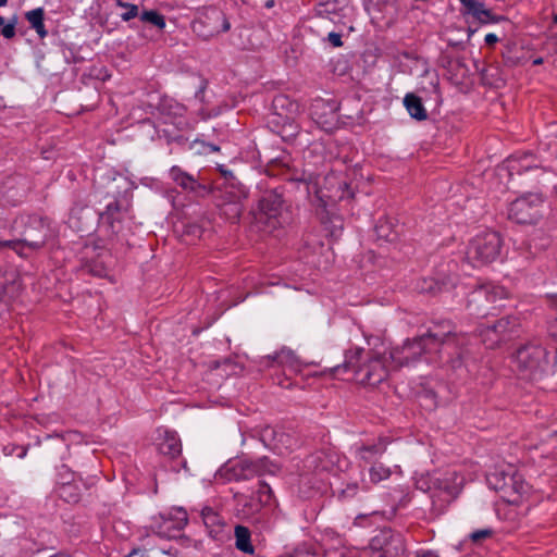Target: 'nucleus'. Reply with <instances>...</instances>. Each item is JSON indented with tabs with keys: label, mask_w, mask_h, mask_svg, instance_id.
<instances>
[{
	"label": "nucleus",
	"mask_w": 557,
	"mask_h": 557,
	"mask_svg": "<svg viewBox=\"0 0 557 557\" xmlns=\"http://www.w3.org/2000/svg\"><path fill=\"white\" fill-rule=\"evenodd\" d=\"M94 187L96 195L109 200L99 212V232L110 249L119 251L126 243L123 224L132 207L131 183L111 170L97 169Z\"/></svg>",
	"instance_id": "f257e3e1"
},
{
	"label": "nucleus",
	"mask_w": 557,
	"mask_h": 557,
	"mask_svg": "<svg viewBox=\"0 0 557 557\" xmlns=\"http://www.w3.org/2000/svg\"><path fill=\"white\" fill-rule=\"evenodd\" d=\"M362 348L347 350L343 364L333 368L334 373L352 372V380L363 386H376L388 375L393 366L386 354L368 352Z\"/></svg>",
	"instance_id": "f03ea898"
},
{
	"label": "nucleus",
	"mask_w": 557,
	"mask_h": 557,
	"mask_svg": "<svg viewBox=\"0 0 557 557\" xmlns=\"http://www.w3.org/2000/svg\"><path fill=\"white\" fill-rule=\"evenodd\" d=\"M425 344L433 354L438 355L437 359H430V361L438 360L457 369L462 363V351L458 350L459 339L454 332V325L450 321H436L429 329L428 333L421 335Z\"/></svg>",
	"instance_id": "7ed1b4c3"
},
{
	"label": "nucleus",
	"mask_w": 557,
	"mask_h": 557,
	"mask_svg": "<svg viewBox=\"0 0 557 557\" xmlns=\"http://www.w3.org/2000/svg\"><path fill=\"white\" fill-rule=\"evenodd\" d=\"M502 247L503 239L497 232H480L469 242L466 260L474 268L492 263L500 256Z\"/></svg>",
	"instance_id": "20e7f679"
},
{
	"label": "nucleus",
	"mask_w": 557,
	"mask_h": 557,
	"mask_svg": "<svg viewBox=\"0 0 557 557\" xmlns=\"http://www.w3.org/2000/svg\"><path fill=\"white\" fill-rule=\"evenodd\" d=\"M512 362L521 379L537 381L546 371L547 351L541 345L528 344L516 351Z\"/></svg>",
	"instance_id": "39448f33"
},
{
	"label": "nucleus",
	"mask_w": 557,
	"mask_h": 557,
	"mask_svg": "<svg viewBox=\"0 0 557 557\" xmlns=\"http://www.w3.org/2000/svg\"><path fill=\"white\" fill-rule=\"evenodd\" d=\"M54 236L48 219L33 215L29 216L25 225L23 237L17 240H8L4 246L12 248L21 253L20 246H25L33 250L42 248L46 243Z\"/></svg>",
	"instance_id": "423d86ee"
},
{
	"label": "nucleus",
	"mask_w": 557,
	"mask_h": 557,
	"mask_svg": "<svg viewBox=\"0 0 557 557\" xmlns=\"http://www.w3.org/2000/svg\"><path fill=\"white\" fill-rule=\"evenodd\" d=\"M506 297L507 290L504 287L492 283L482 284L468 295L467 308L473 315L486 317L494 314L492 310Z\"/></svg>",
	"instance_id": "0eeeda50"
},
{
	"label": "nucleus",
	"mask_w": 557,
	"mask_h": 557,
	"mask_svg": "<svg viewBox=\"0 0 557 557\" xmlns=\"http://www.w3.org/2000/svg\"><path fill=\"white\" fill-rule=\"evenodd\" d=\"M544 198L540 193H527L513 200L508 218L518 224H534L543 216Z\"/></svg>",
	"instance_id": "6e6552de"
},
{
	"label": "nucleus",
	"mask_w": 557,
	"mask_h": 557,
	"mask_svg": "<svg viewBox=\"0 0 557 557\" xmlns=\"http://www.w3.org/2000/svg\"><path fill=\"white\" fill-rule=\"evenodd\" d=\"M486 480L488 486L500 493L502 498L508 503H516L527 491L522 476L516 471L496 470L490 473Z\"/></svg>",
	"instance_id": "1a4fd4ad"
},
{
	"label": "nucleus",
	"mask_w": 557,
	"mask_h": 557,
	"mask_svg": "<svg viewBox=\"0 0 557 557\" xmlns=\"http://www.w3.org/2000/svg\"><path fill=\"white\" fill-rule=\"evenodd\" d=\"M194 30L205 39L230 30L231 24L223 11L216 7L202 8L193 24Z\"/></svg>",
	"instance_id": "9d476101"
},
{
	"label": "nucleus",
	"mask_w": 557,
	"mask_h": 557,
	"mask_svg": "<svg viewBox=\"0 0 557 557\" xmlns=\"http://www.w3.org/2000/svg\"><path fill=\"white\" fill-rule=\"evenodd\" d=\"M370 557H401L405 553L403 535L391 529H382L370 541Z\"/></svg>",
	"instance_id": "9b49d317"
},
{
	"label": "nucleus",
	"mask_w": 557,
	"mask_h": 557,
	"mask_svg": "<svg viewBox=\"0 0 557 557\" xmlns=\"http://www.w3.org/2000/svg\"><path fill=\"white\" fill-rule=\"evenodd\" d=\"M431 354H433L431 348H429L423 338L419 336L412 341L405 342L400 347L393 348L388 354V358L394 368H399L414 363L422 355Z\"/></svg>",
	"instance_id": "f8f14e48"
},
{
	"label": "nucleus",
	"mask_w": 557,
	"mask_h": 557,
	"mask_svg": "<svg viewBox=\"0 0 557 557\" xmlns=\"http://www.w3.org/2000/svg\"><path fill=\"white\" fill-rule=\"evenodd\" d=\"M265 162L267 172L270 175H286L288 181L305 184H311L314 180V174L311 171L290 170L288 166V156L285 152H281L280 156L268 159Z\"/></svg>",
	"instance_id": "ddd939ff"
},
{
	"label": "nucleus",
	"mask_w": 557,
	"mask_h": 557,
	"mask_svg": "<svg viewBox=\"0 0 557 557\" xmlns=\"http://www.w3.org/2000/svg\"><path fill=\"white\" fill-rule=\"evenodd\" d=\"M188 522L187 512L183 508H177L169 515H161L160 521L154 527V533L162 539H174L177 536Z\"/></svg>",
	"instance_id": "4468645a"
},
{
	"label": "nucleus",
	"mask_w": 557,
	"mask_h": 557,
	"mask_svg": "<svg viewBox=\"0 0 557 557\" xmlns=\"http://www.w3.org/2000/svg\"><path fill=\"white\" fill-rule=\"evenodd\" d=\"M259 219L265 220L273 227L278 223V218L283 210V197L277 189H271L263 193L258 202Z\"/></svg>",
	"instance_id": "2eb2a0df"
},
{
	"label": "nucleus",
	"mask_w": 557,
	"mask_h": 557,
	"mask_svg": "<svg viewBox=\"0 0 557 557\" xmlns=\"http://www.w3.org/2000/svg\"><path fill=\"white\" fill-rule=\"evenodd\" d=\"M169 177L177 186L195 197L205 198L211 193V188L207 184L199 182L194 175L185 172L177 165H173L170 169Z\"/></svg>",
	"instance_id": "dca6fc26"
},
{
	"label": "nucleus",
	"mask_w": 557,
	"mask_h": 557,
	"mask_svg": "<svg viewBox=\"0 0 557 557\" xmlns=\"http://www.w3.org/2000/svg\"><path fill=\"white\" fill-rule=\"evenodd\" d=\"M263 504L257 497L251 496L246 499L243 505L242 512L244 517L250 518L251 522L259 531H270L273 528L271 516L267 511H262Z\"/></svg>",
	"instance_id": "f3484780"
},
{
	"label": "nucleus",
	"mask_w": 557,
	"mask_h": 557,
	"mask_svg": "<svg viewBox=\"0 0 557 557\" xmlns=\"http://www.w3.org/2000/svg\"><path fill=\"white\" fill-rule=\"evenodd\" d=\"M506 166L510 176L521 175L529 171H541L537 158L531 152H517L506 160Z\"/></svg>",
	"instance_id": "a211bd4d"
},
{
	"label": "nucleus",
	"mask_w": 557,
	"mask_h": 557,
	"mask_svg": "<svg viewBox=\"0 0 557 557\" xmlns=\"http://www.w3.org/2000/svg\"><path fill=\"white\" fill-rule=\"evenodd\" d=\"M456 277L453 275H440L437 277H422L417 282L416 288L419 293L435 296L442 292L449 290L455 286Z\"/></svg>",
	"instance_id": "6ab92c4d"
},
{
	"label": "nucleus",
	"mask_w": 557,
	"mask_h": 557,
	"mask_svg": "<svg viewBox=\"0 0 557 557\" xmlns=\"http://www.w3.org/2000/svg\"><path fill=\"white\" fill-rule=\"evenodd\" d=\"M388 441L384 437L377 438L374 443L362 444L355 447V454L359 461L366 465H372L384 455Z\"/></svg>",
	"instance_id": "aec40b11"
},
{
	"label": "nucleus",
	"mask_w": 557,
	"mask_h": 557,
	"mask_svg": "<svg viewBox=\"0 0 557 557\" xmlns=\"http://www.w3.org/2000/svg\"><path fill=\"white\" fill-rule=\"evenodd\" d=\"M247 196L248 190L246 187L239 186L234 193L233 198H230L228 201H222L219 205L221 214L232 222L238 221L244 210L243 200H245Z\"/></svg>",
	"instance_id": "412c9836"
},
{
	"label": "nucleus",
	"mask_w": 557,
	"mask_h": 557,
	"mask_svg": "<svg viewBox=\"0 0 557 557\" xmlns=\"http://www.w3.org/2000/svg\"><path fill=\"white\" fill-rule=\"evenodd\" d=\"M336 461L337 455L335 451L321 449L305 459V468L315 472L331 471Z\"/></svg>",
	"instance_id": "4be33fe9"
},
{
	"label": "nucleus",
	"mask_w": 557,
	"mask_h": 557,
	"mask_svg": "<svg viewBox=\"0 0 557 557\" xmlns=\"http://www.w3.org/2000/svg\"><path fill=\"white\" fill-rule=\"evenodd\" d=\"M157 446L161 455L168 456L171 459L178 457L182 453L181 440L177 433L173 431H160Z\"/></svg>",
	"instance_id": "5701e85b"
},
{
	"label": "nucleus",
	"mask_w": 557,
	"mask_h": 557,
	"mask_svg": "<svg viewBox=\"0 0 557 557\" xmlns=\"http://www.w3.org/2000/svg\"><path fill=\"white\" fill-rule=\"evenodd\" d=\"M457 487L449 486L447 482L441 481L438 483L437 491L431 495L434 513H442L446 506L457 496Z\"/></svg>",
	"instance_id": "b1692460"
},
{
	"label": "nucleus",
	"mask_w": 557,
	"mask_h": 557,
	"mask_svg": "<svg viewBox=\"0 0 557 557\" xmlns=\"http://www.w3.org/2000/svg\"><path fill=\"white\" fill-rule=\"evenodd\" d=\"M243 467L247 480L265 473L274 474L278 471V467L265 457L257 460L243 459Z\"/></svg>",
	"instance_id": "393cba45"
},
{
	"label": "nucleus",
	"mask_w": 557,
	"mask_h": 557,
	"mask_svg": "<svg viewBox=\"0 0 557 557\" xmlns=\"http://www.w3.org/2000/svg\"><path fill=\"white\" fill-rule=\"evenodd\" d=\"M345 7V0H319L315 5V13L320 17L334 21L335 17L343 15Z\"/></svg>",
	"instance_id": "a878e982"
},
{
	"label": "nucleus",
	"mask_w": 557,
	"mask_h": 557,
	"mask_svg": "<svg viewBox=\"0 0 557 557\" xmlns=\"http://www.w3.org/2000/svg\"><path fill=\"white\" fill-rule=\"evenodd\" d=\"M491 325L495 329L496 333H498L505 343L518 334L520 323L518 318L508 315L498 319Z\"/></svg>",
	"instance_id": "bb28decb"
},
{
	"label": "nucleus",
	"mask_w": 557,
	"mask_h": 557,
	"mask_svg": "<svg viewBox=\"0 0 557 557\" xmlns=\"http://www.w3.org/2000/svg\"><path fill=\"white\" fill-rule=\"evenodd\" d=\"M459 1L463 5V9H465L463 13L471 14L473 17L479 20L481 23L498 21L497 18H495L493 16V14L490 10L485 9V7L482 2H479L476 0H459Z\"/></svg>",
	"instance_id": "cd10ccee"
},
{
	"label": "nucleus",
	"mask_w": 557,
	"mask_h": 557,
	"mask_svg": "<svg viewBox=\"0 0 557 557\" xmlns=\"http://www.w3.org/2000/svg\"><path fill=\"white\" fill-rule=\"evenodd\" d=\"M218 474L227 481L247 480V475L244 473L243 459L226 462L219 469Z\"/></svg>",
	"instance_id": "c85d7f7f"
},
{
	"label": "nucleus",
	"mask_w": 557,
	"mask_h": 557,
	"mask_svg": "<svg viewBox=\"0 0 557 557\" xmlns=\"http://www.w3.org/2000/svg\"><path fill=\"white\" fill-rule=\"evenodd\" d=\"M60 498L69 504H76L79 502L82 492L75 481H61L57 488Z\"/></svg>",
	"instance_id": "c756f323"
},
{
	"label": "nucleus",
	"mask_w": 557,
	"mask_h": 557,
	"mask_svg": "<svg viewBox=\"0 0 557 557\" xmlns=\"http://www.w3.org/2000/svg\"><path fill=\"white\" fill-rule=\"evenodd\" d=\"M235 535V547L245 553L252 555L255 553V547L251 544V533L247 527L236 525L234 530Z\"/></svg>",
	"instance_id": "7c9ffc66"
},
{
	"label": "nucleus",
	"mask_w": 557,
	"mask_h": 557,
	"mask_svg": "<svg viewBox=\"0 0 557 557\" xmlns=\"http://www.w3.org/2000/svg\"><path fill=\"white\" fill-rule=\"evenodd\" d=\"M374 232L379 240L392 243L398 237V231L395 230L394 224L387 218H382L377 221Z\"/></svg>",
	"instance_id": "2f4dec72"
},
{
	"label": "nucleus",
	"mask_w": 557,
	"mask_h": 557,
	"mask_svg": "<svg viewBox=\"0 0 557 557\" xmlns=\"http://www.w3.org/2000/svg\"><path fill=\"white\" fill-rule=\"evenodd\" d=\"M404 104L411 117L423 121L428 117L426 110L424 109L421 99L413 95L407 94L404 98Z\"/></svg>",
	"instance_id": "473e14b6"
},
{
	"label": "nucleus",
	"mask_w": 557,
	"mask_h": 557,
	"mask_svg": "<svg viewBox=\"0 0 557 557\" xmlns=\"http://www.w3.org/2000/svg\"><path fill=\"white\" fill-rule=\"evenodd\" d=\"M45 11L42 8H37L25 13V18L30 24L32 28L36 30L40 38L47 36V29L44 24Z\"/></svg>",
	"instance_id": "72a5a7b5"
},
{
	"label": "nucleus",
	"mask_w": 557,
	"mask_h": 557,
	"mask_svg": "<svg viewBox=\"0 0 557 557\" xmlns=\"http://www.w3.org/2000/svg\"><path fill=\"white\" fill-rule=\"evenodd\" d=\"M272 359L281 366L289 367L292 370L296 371L299 369V359L296 356V354L290 349H281L272 357Z\"/></svg>",
	"instance_id": "f704fd0d"
},
{
	"label": "nucleus",
	"mask_w": 557,
	"mask_h": 557,
	"mask_svg": "<svg viewBox=\"0 0 557 557\" xmlns=\"http://www.w3.org/2000/svg\"><path fill=\"white\" fill-rule=\"evenodd\" d=\"M479 336L481 337L483 344L491 349L504 343L502 337L498 335V333H496L495 329L491 324L482 327L480 330Z\"/></svg>",
	"instance_id": "c9c22d12"
},
{
	"label": "nucleus",
	"mask_w": 557,
	"mask_h": 557,
	"mask_svg": "<svg viewBox=\"0 0 557 557\" xmlns=\"http://www.w3.org/2000/svg\"><path fill=\"white\" fill-rule=\"evenodd\" d=\"M187 148L189 150L194 151L195 154H200V156H208L213 152L220 151L219 146H216L214 144L206 143L198 138L188 143Z\"/></svg>",
	"instance_id": "e433bc0d"
},
{
	"label": "nucleus",
	"mask_w": 557,
	"mask_h": 557,
	"mask_svg": "<svg viewBox=\"0 0 557 557\" xmlns=\"http://www.w3.org/2000/svg\"><path fill=\"white\" fill-rule=\"evenodd\" d=\"M370 480L372 483H379L383 480H386L391 475V470L388 467H385L383 463L375 462L372 463L369 469Z\"/></svg>",
	"instance_id": "4c0bfd02"
},
{
	"label": "nucleus",
	"mask_w": 557,
	"mask_h": 557,
	"mask_svg": "<svg viewBox=\"0 0 557 557\" xmlns=\"http://www.w3.org/2000/svg\"><path fill=\"white\" fill-rule=\"evenodd\" d=\"M140 20L146 23H150L158 27L159 29H163L165 27V18L158 11L150 10L144 11L140 14Z\"/></svg>",
	"instance_id": "58836bf2"
},
{
	"label": "nucleus",
	"mask_w": 557,
	"mask_h": 557,
	"mask_svg": "<svg viewBox=\"0 0 557 557\" xmlns=\"http://www.w3.org/2000/svg\"><path fill=\"white\" fill-rule=\"evenodd\" d=\"M201 518L207 528L221 527L222 520L218 512L210 507H205L201 510Z\"/></svg>",
	"instance_id": "ea45409f"
},
{
	"label": "nucleus",
	"mask_w": 557,
	"mask_h": 557,
	"mask_svg": "<svg viewBox=\"0 0 557 557\" xmlns=\"http://www.w3.org/2000/svg\"><path fill=\"white\" fill-rule=\"evenodd\" d=\"M161 111L164 114L183 116L186 112V107L174 100H165L161 103Z\"/></svg>",
	"instance_id": "a19ab883"
},
{
	"label": "nucleus",
	"mask_w": 557,
	"mask_h": 557,
	"mask_svg": "<svg viewBox=\"0 0 557 557\" xmlns=\"http://www.w3.org/2000/svg\"><path fill=\"white\" fill-rule=\"evenodd\" d=\"M256 497L263 504L269 505L273 498V492L270 485L263 481H260Z\"/></svg>",
	"instance_id": "79ce46f5"
},
{
	"label": "nucleus",
	"mask_w": 557,
	"mask_h": 557,
	"mask_svg": "<svg viewBox=\"0 0 557 557\" xmlns=\"http://www.w3.org/2000/svg\"><path fill=\"white\" fill-rule=\"evenodd\" d=\"M359 485L357 483H348L346 486L337 492L338 498L350 499L358 493Z\"/></svg>",
	"instance_id": "37998d69"
},
{
	"label": "nucleus",
	"mask_w": 557,
	"mask_h": 557,
	"mask_svg": "<svg viewBox=\"0 0 557 557\" xmlns=\"http://www.w3.org/2000/svg\"><path fill=\"white\" fill-rule=\"evenodd\" d=\"M493 534L492 529H481L472 532L469 537L473 543H480L481 541L491 537Z\"/></svg>",
	"instance_id": "c03bdc74"
},
{
	"label": "nucleus",
	"mask_w": 557,
	"mask_h": 557,
	"mask_svg": "<svg viewBox=\"0 0 557 557\" xmlns=\"http://www.w3.org/2000/svg\"><path fill=\"white\" fill-rule=\"evenodd\" d=\"M15 24H16V21L14 18L13 21L9 22L8 24L0 26V34L5 39L13 38L15 36Z\"/></svg>",
	"instance_id": "a18cd8bd"
},
{
	"label": "nucleus",
	"mask_w": 557,
	"mask_h": 557,
	"mask_svg": "<svg viewBox=\"0 0 557 557\" xmlns=\"http://www.w3.org/2000/svg\"><path fill=\"white\" fill-rule=\"evenodd\" d=\"M127 11L124 12L121 17L123 21L127 22V21H131L132 18L136 17L138 15V7L136 4H127Z\"/></svg>",
	"instance_id": "49530a36"
},
{
	"label": "nucleus",
	"mask_w": 557,
	"mask_h": 557,
	"mask_svg": "<svg viewBox=\"0 0 557 557\" xmlns=\"http://www.w3.org/2000/svg\"><path fill=\"white\" fill-rule=\"evenodd\" d=\"M239 186H243V185L242 184L235 185L234 183L228 182L227 185L224 187L222 201H228L230 198H233L234 193L236 191V189Z\"/></svg>",
	"instance_id": "de8ad7c7"
},
{
	"label": "nucleus",
	"mask_w": 557,
	"mask_h": 557,
	"mask_svg": "<svg viewBox=\"0 0 557 557\" xmlns=\"http://www.w3.org/2000/svg\"><path fill=\"white\" fill-rule=\"evenodd\" d=\"M326 39L330 42V45L334 48H338V47L343 46L342 34H339V33L331 32V33H329Z\"/></svg>",
	"instance_id": "09e8293b"
},
{
	"label": "nucleus",
	"mask_w": 557,
	"mask_h": 557,
	"mask_svg": "<svg viewBox=\"0 0 557 557\" xmlns=\"http://www.w3.org/2000/svg\"><path fill=\"white\" fill-rule=\"evenodd\" d=\"M89 271L91 274L99 276V277L106 276L108 273V269L104 265L98 264V263L90 265Z\"/></svg>",
	"instance_id": "8fccbe9b"
},
{
	"label": "nucleus",
	"mask_w": 557,
	"mask_h": 557,
	"mask_svg": "<svg viewBox=\"0 0 557 557\" xmlns=\"http://www.w3.org/2000/svg\"><path fill=\"white\" fill-rule=\"evenodd\" d=\"M59 475L61 476L62 481H74L72 472L65 465L60 467Z\"/></svg>",
	"instance_id": "3c124183"
},
{
	"label": "nucleus",
	"mask_w": 557,
	"mask_h": 557,
	"mask_svg": "<svg viewBox=\"0 0 557 557\" xmlns=\"http://www.w3.org/2000/svg\"><path fill=\"white\" fill-rule=\"evenodd\" d=\"M484 41L486 45L492 46L498 41V37L495 34L490 33L485 36Z\"/></svg>",
	"instance_id": "603ef678"
},
{
	"label": "nucleus",
	"mask_w": 557,
	"mask_h": 557,
	"mask_svg": "<svg viewBox=\"0 0 557 557\" xmlns=\"http://www.w3.org/2000/svg\"><path fill=\"white\" fill-rule=\"evenodd\" d=\"M542 175H543V178L540 181V183L543 184V186H545L548 183H552V178H556V176L554 174L544 173L543 171H542Z\"/></svg>",
	"instance_id": "864d4df0"
},
{
	"label": "nucleus",
	"mask_w": 557,
	"mask_h": 557,
	"mask_svg": "<svg viewBox=\"0 0 557 557\" xmlns=\"http://www.w3.org/2000/svg\"><path fill=\"white\" fill-rule=\"evenodd\" d=\"M414 557H437L433 552L431 550H425V552H422V553H416V556Z\"/></svg>",
	"instance_id": "5fc2aeb1"
},
{
	"label": "nucleus",
	"mask_w": 557,
	"mask_h": 557,
	"mask_svg": "<svg viewBox=\"0 0 557 557\" xmlns=\"http://www.w3.org/2000/svg\"><path fill=\"white\" fill-rule=\"evenodd\" d=\"M20 450H21V451L17 454V456H18L20 458H24V457L26 456L27 449H26V448H24V447H21V448H20Z\"/></svg>",
	"instance_id": "6e6d98bb"
},
{
	"label": "nucleus",
	"mask_w": 557,
	"mask_h": 557,
	"mask_svg": "<svg viewBox=\"0 0 557 557\" xmlns=\"http://www.w3.org/2000/svg\"><path fill=\"white\" fill-rule=\"evenodd\" d=\"M116 4H117L119 7H121V8H125V9H127V4H128V3H127V2H123L122 0H117V1H116Z\"/></svg>",
	"instance_id": "4d7b16f0"
},
{
	"label": "nucleus",
	"mask_w": 557,
	"mask_h": 557,
	"mask_svg": "<svg viewBox=\"0 0 557 557\" xmlns=\"http://www.w3.org/2000/svg\"><path fill=\"white\" fill-rule=\"evenodd\" d=\"M223 174H224L225 178H228V176H230L232 180H234V176H233L232 172L223 171Z\"/></svg>",
	"instance_id": "13d9d810"
},
{
	"label": "nucleus",
	"mask_w": 557,
	"mask_h": 557,
	"mask_svg": "<svg viewBox=\"0 0 557 557\" xmlns=\"http://www.w3.org/2000/svg\"><path fill=\"white\" fill-rule=\"evenodd\" d=\"M543 63V59L542 58H537L533 61V64L535 65H539V64H542Z\"/></svg>",
	"instance_id": "bf43d9fd"
},
{
	"label": "nucleus",
	"mask_w": 557,
	"mask_h": 557,
	"mask_svg": "<svg viewBox=\"0 0 557 557\" xmlns=\"http://www.w3.org/2000/svg\"><path fill=\"white\" fill-rule=\"evenodd\" d=\"M4 451L7 455H12L13 453V449H8L7 447L4 448Z\"/></svg>",
	"instance_id": "052dcab7"
},
{
	"label": "nucleus",
	"mask_w": 557,
	"mask_h": 557,
	"mask_svg": "<svg viewBox=\"0 0 557 557\" xmlns=\"http://www.w3.org/2000/svg\"><path fill=\"white\" fill-rule=\"evenodd\" d=\"M4 451L7 455H12L13 453V449H8L7 447L4 448Z\"/></svg>",
	"instance_id": "680f3d73"
},
{
	"label": "nucleus",
	"mask_w": 557,
	"mask_h": 557,
	"mask_svg": "<svg viewBox=\"0 0 557 557\" xmlns=\"http://www.w3.org/2000/svg\"><path fill=\"white\" fill-rule=\"evenodd\" d=\"M8 0H0V8L7 5Z\"/></svg>",
	"instance_id": "e2e57ef3"
},
{
	"label": "nucleus",
	"mask_w": 557,
	"mask_h": 557,
	"mask_svg": "<svg viewBox=\"0 0 557 557\" xmlns=\"http://www.w3.org/2000/svg\"><path fill=\"white\" fill-rule=\"evenodd\" d=\"M137 553H138V549L134 548V549L129 553V556L135 555V554H137Z\"/></svg>",
	"instance_id": "0e129e2a"
},
{
	"label": "nucleus",
	"mask_w": 557,
	"mask_h": 557,
	"mask_svg": "<svg viewBox=\"0 0 557 557\" xmlns=\"http://www.w3.org/2000/svg\"><path fill=\"white\" fill-rule=\"evenodd\" d=\"M553 188H554L555 195H556V197H557V184H554V185H553Z\"/></svg>",
	"instance_id": "69168bd1"
},
{
	"label": "nucleus",
	"mask_w": 557,
	"mask_h": 557,
	"mask_svg": "<svg viewBox=\"0 0 557 557\" xmlns=\"http://www.w3.org/2000/svg\"><path fill=\"white\" fill-rule=\"evenodd\" d=\"M553 22H554V24H557V13L554 15Z\"/></svg>",
	"instance_id": "338daca9"
},
{
	"label": "nucleus",
	"mask_w": 557,
	"mask_h": 557,
	"mask_svg": "<svg viewBox=\"0 0 557 557\" xmlns=\"http://www.w3.org/2000/svg\"><path fill=\"white\" fill-rule=\"evenodd\" d=\"M472 34H473V30H471V29L469 28V29H468V38H470Z\"/></svg>",
	"instance_id": "774afa93"
}]
</instances>
